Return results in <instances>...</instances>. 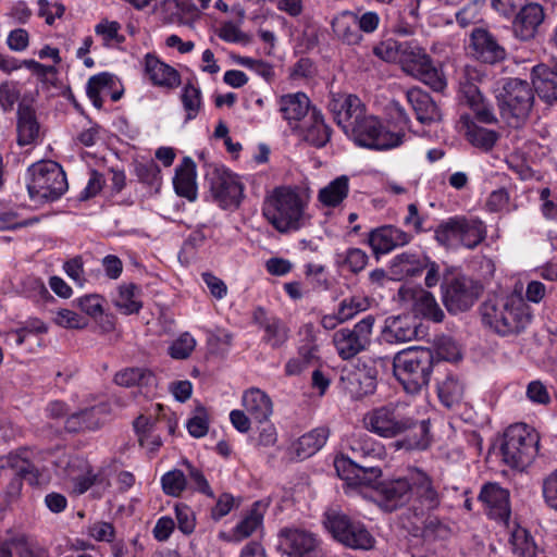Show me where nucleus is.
Instances as JSON below:
<instances>
[{
	"label": "nucleus",
	"instance_id": "1",
	"mask_svg": "<svg viewBox=\"0 0 557 557\" xmlns=\"http://www.w3.org/2000/svg\"><path fill=\"white\" fill-rule=\"evenodd\" d=\"M366 430L382 438L401 440L395 442L397 449L423 450L430 445L429 420H419L409 405L401 401L388 403L369 410L363 416Z\"/></svg>",
	"mask_w": 557,
	"mask_h": 557
},
{
	"label": "nucleus",
	"instance_id": "2",
	"mask_svg": "<svg viewBox=\"0 0 557 557\" xmlns=\"http://www.w3.org/2000/svg\"><path fill=\"white\" fill-rule=\"evenodd\" d=\"M308 202L309 196L298 188L280 186L265 197L262 212L280 233L295 232L309 223Z\"/></svg>",
	"mask_w": 557,
	"mask_h": 557
},
{
	"label": "nucleus",
	"instance_id": "3",
	"mask_svg": "<svg viewBox=\"0 0 557 557\" xmlns=\"http://www.w3.org/2000/svg\"><path fill=\"white\" fill-rule=\"evenodd\" d=\"M480 312L483 324L502 336L520 334L531 320L523 299L516 296L488 298Z\"/></svg>",
	"mask_w": 557,
	"mask_h": 557
},
{
	"label": "nucleus",
	"instance_id": "4",
	"mask_svg": "<svg viewBox=\"0 0 557 557\" xmlns=\"http://www.w3.org/2000/svg\"><path fill=\"white\" fill-rule=\"evenodd\" d=\"M436 362L432 349L410 347L395 355L394 375L407 394L417 395L429 385Z\"/></svg>",
	"mask_w": 557,
	"mask_h": 557
},
{
	"label": "nucleus",
	"instance_id": "5",
	"mask_svg": "<svg viewBox=\"0 0 557 557\" xmlns=\"http://www.w3.org/2000/svg\"><path fill=\"white\" fill-rule=\"evenodd\" d=\"M502 119L511 127L521 126L528 119L534 101L531 85L520 78H507L496 94Z\"/></svg>",
	"mask_w": 557,
	"mask_h": 557
},
{
	"label": "nucleus",
	"instance_id": "6",
	"mask_svg": "<svg viewBox=\"0 0 557 557\" xmlns=\"http://www.w3.org/2000/svg\"><path fill=\"white\" fill-rule=\"evenodd\" d=\"M323 523L333 539L347 548L369 550L375 545V539L366 524L338 508L327 509Z\"/></svg>",
	"mask_w": 557,
	"mask_h": 557
},
{
	"label": "nucleus",
	"instance_id": "7",
	"mask_svg": "<svg viewBox=\"0 0 557 557\" xmlns=\"http://www.w3.org/2000/svg\"><path fill=\"white\" fill-rule=\"evenodd\" d=\"M539 434L524 423L507 428L500 447L503 461L512 469L524 470L539 451Z\"/></svg>",
	"mask_w": 557,
	"mask_h": 557
},
{
	"label": "nucleus",
	"instance_id": "8",
	"mask_svg": "<svg viewBox=\"0 0 557 557\" xmlns=\"http://www.w3.org/2000/svg\"><path fill=\"white\" fill-rule=\"evenodd\" d=\"M27 183L32 200L44 202L59 199L67 190L66 175L57 162L41 161L29 166Z\"/></svg>",
	"mask_w": 557,
	"mask_h": 557
},
{
	"label": "nucleus",
	"instance_id": "9",
	"mask_svg": "<svg viewBox=\"0 0 557 557\" xmlns=\"http://www.w3.org/2000/svg\"><path fill=\"white\" fill-rule=\"evenodd\" d=\"M486 237L484 223L478 218L455 216L443 222L435 230V239L445 247L461 245L475 248Z\"/></svg>",
	"mask_w": 557,
	"mask_h": 557
},
{
	"label": "nucleus",
	"instance_id": "10",
	"mask_svg": "<svg viewBox=\"0 0 557 557\" xmlns=\"http://www.w3.org/2000/svg\"><path fill=\"white\" fill-rule=\"evenodd\" d=\"M346 135L350 136L355 143L361 147L388 150L399 147L405 143L406 133H393L386 129L382 123L373 115L360 116Z\"/></svg>",
	"mask_w": 557,
	"mask_h": 557
},
{
	"label": "nucleus",
	"instance_id": "11",
	"mask_svg": "<svg viewBox=\"0 0 557 557\" xmlns=\"http://www.w3.org/2000/svg\"><path fill=\"white\" fill-rule=\"evenodd\" d=\"M401 70L420 79L435 91L446 87V81L433 64L431 57L413 42H400L399 61Z\"/></svg>",
	"mask_w": 557,
	"mask_h": 557
},
{
	"label": "nucleus",
	"instance_id": "12",
	"mask_svg": "<svg viewBox=\"0 0 557 557\" xmlns=\"http://www.w3.org/2000/svg\"><path fill=\"white\" fill-rule=\"evenodd\" d=\"M409 482H411L409 511L414 518H423L440 508L443 494L429 473L419 468H411Z\"/></svg>",
	"mask_w": 557,
	"mask_h": 557
},
{
	"label": "nucleus",
	"instance_id": "13",
	"mask_svg": "<svg viewBox=\"0 0 557 557\" xmlns=\"http://www.w3.org/2000/svg\"><path fill=\"white\" fill-rule=\"evenodd\" d=\"M483 293V285L468 276L445 280L442 284V299L450 313L470 309Z\"/></svg>",
	"mask_w": 557,
	"mask_h": 557
},
{
	"label": "nucleus",
	"instance_id": "14",
	"mask_svg": "<svg viewBox=\"0 0 557 557\" xmlns=\"http://www.w3.org/2000/svg\"><path fill=\"white\" fill-rule=\"evenodd\" d=\"M373 324L374 318L367 315L352 327H343L333 334V344L343 360H349L368 348Z\"/></svg>",
	"mask_w": 557,
	"mask_h": 557
},
{
	"label": "nucleus",
	"instance_id": "15",
	"mask_svg": "<svg viewBox=\"0 0 557 557\" xmlns=\"http://www.w3.org/2000/svg\"><path fill=\"white\" fill-rule=\"evenodd\" d=\"M482 77H484V74L475 66H466L459 83V94L460 100L472 109L478 120L490 124L497 120L492 107L486 102L475 84Z\"/></svg>",
	"mask_w": 557,
	"mask_h": 557
},
{
	"label": "nucleus",
	"instance_id": "16",
	"mask_svg": "<svg viewBox=\"0 0 557 557\" xmlns=\"http://www.w3.org/2000/svg\"><path fill=\"white\" fill-rule=\"evenodd\" d=\"M206 180L212 197L222 208L239 206L244 188L235 175L223 168L210 166Z\"/></svg>",
	"mask_w": 557,
	"mask_h": 557
},
{
	"label": "nucleus",
	"instance_id": "17",
	"mask_svg": "<svg viewBox=\"0 0 557 557\" xmlns=\"http://www.w3.org/2000/svg\"><path fill=\"white\" fill-rule=\"evenodd\" d=\"M469 53L478 61L496 64L506 59V50L486 28L475 27L470 34Z\"/></svg>",
	"mask_w": 557,
	"mask_h": 557
},
{
	"label": "nucleus",
	"instance_id": "18",
	"mask_svg": "<svg viewBox=\"0 0 557 557\" xmlns=\"http://www.w3.org/2000/svg\"><path fill=\"white\" fill-rule=\"evenodd\" d=\"M280 548L289 557H323L314 535L305 530H281Z\"/></svg>",
	"mask_w": 557,
	"mask_h": 557
},
{
	"label": "nucleus",
	"instance_id": "19",
	"mask_svg": "<svg viewBox=\"0 0 557 557\" xmlns=\"http://www.w3.org/2000/svg\"><path fill=\"white\" fill-rule=\"evenodd\" d=\"M329 110L333 114L334 121L346 134L357 123V120L363 116L366 107L355 95L331 94Z\"/></svg>",
	"mask_w": 557,
	"mask_h": 557
},
{
	"label": "nucleus",
	"instance_id": "20",
	"mask_svg": "<svg viewBox=\"0 0 557 557\" xmlns=\"http://www.w3.org/2000/svg\"><path fill=\"white\" fill-rule=\"evenodd\" d=\"M341 381L344 389L354 399L372 395L376 389V370L363 364L343 370Z\"/></svg>",
	"mask_w": 557,
	"mask_h": 557
},
{
	"label": "nucleus",
	"instance_id": "21",
	"mask_svg": "<svg viewBox=\"0 0 557 557\" xmlns=\"http://www.w3.org/2000/svg\"><path fill=\"white\" fill-rule=\"evenodd\" d=\"M376 493L381 498V506L387 511H394L407 504L411 498L409 470L401 478L379 483Z\"/></svg>",
	"mask_w": 557,
	"mask_h": 557
},
{
	"label": "nucleus",
	"instance_id": "22",
	"mask_svg": "<svg viewBox=\"0 0 557 557\" xmlns=\"http://www.w3.org/2000/svg\"><path fill=\"white\" fill-rule=\"evenodd\" d=\"M109 414L110 406L107 403H99L67 417L65 429L73 433L96 431L106 423Z\"/></svg>",
	"mask_w": 557,
	"mask_h": 557
},
{
	"label": "nucleus",
	"instance_id": "23",
	"mask_svg": "<svg viewBox=\"0 0 557 557\" xmlns=\"http://www.w3.org/2000/svg\"><path fill=\"white\" fill-rule=\"evenodd\" d=\"M411 240V235L394 225H384L369 233L368 243L375 256L388 253Z\"/></svg>",
	"mask_w": 557,
	"mask_h": 557
},
{
	"label": "nucleus",
	"instance_id": "24",
	"mask_svg": "<svg viewBox=\"0 0 557 557\" xmlns=\"http://www.w3.org/2000/svg\"><path fill=\"white\" fill-rule=\"evenodd\" d=\"M545 17L543 8L537 3L522 5L512 22L517 38L527 41L533 39Z\"/></svg>",
	"mask_w": 557,
	"mask_h": 557
},
{
	"label": "nucleus",
	"instance_id": "25",
	"mask_svg": "<svg viewBox=\"0 0 557 557\" xmlns=\"http://www.w3.org/2000/svg\"><path fill=\"white\" fill-rule=\"evenodd\" d=\"M252 319L264 331L262 339L272 348H280L288 341V326L278 318L269 317L263 308H257Z\"/></svg>",
	"mask_w": 557,
	"mask_h": 557
},
{
	"label": "nucleus",
	"instance_id": "26",
	"mask_svg": "<svg viewBox=\"0 0 557 557\" xmlns=\"http://www.w3.org/2000/svg\"><path fill=\"white\" fill-rule=\"evenodd\" d=\"M479 500L488 509V515L498 520H506L510 516L509 492L497 483L483 485Z\"/></svg>",
	"mask_w": 557,
	"mask_h": 557
},
{
	"label": "nucleus",
	"instance_id": "27",
	"mask_svg": "<svg viewBox=\"0 0 557 557\" xmlns=\"http://www.w3.org/2000/svg\"><path fill=\"white\" fill-rule=\"evenodd\" d=\"M66 476L74 483V492L84 494L97 480V474L87 459L70 456L63 467Z\"/></svg>",
	"mask_w": 557,
	"mask_h": 557
},
{
	"label": "nucleus",
	"instance_id": "28",
	"mask_svg": "<svg viewBox=\"0 0 557 557\" xmlns=\"http://www.w3.org/2000/svg\"><path fill=\"white\" fill-rule=\"evenodd\" d=\"M302 139L315 148L324 147L331 138V128L325 124L323 115L313 108L310 115L299 126Z\"/></svg>",
	"mask_w": 557,
	"mask_h": 557
},
{
	"label": "nucleus",
	"instance_id": "29",
	"mask_svg": "<svg viewBox=\"0 0 557 557\" xmlns=\"http://www.w3.org/2000/svg\"><path fill=\"white\" fill-rule=\"evenodd\" d=\"M145 73L157 86L175 88L181 83L178 72L151 53L145 57Z\"/></svg>",
	"mask_w": 557,
	"mask_h": 557
},
{
	"label": "nucleus",
	"instance_id": "30",
	"mask_svg": "<svg viewBox=\"0 0 557 557\" xmlns=\"http://www.w3.org/2000/svg\"><path fill=\"white\" fill-rule=\"evenodd\" d=\"M405 295L410 299L412 310L417 315H422L434 322L443 321L445 314L430 292L423 288H410L406 290Z\"/></svg>",
	"mask_w": 557,
	"mask_h": 557
},
{
	"label": "nucleus",
	"instance_id": "31",
	"mask_svg": "<svg viewBox=\"0 0 557 557\" xmlns=\"http://www.w3.org/2000/svg\"><path fill=\"white\" fill-rule=\"evenodd\" d=\"M407 100L421 123H432L441 120V112L435 101L421 88L414 87L406 92Z\"/></svg>",
	"mask_w": 557,
	"mask_h": 557
},
{
	"label": "nucleus",
	"instance_id": "32",
	"mask_svg": "<svg viewBox=\"0 0 557 557\" xmlns=\"http://www.w3.org/2000/svg\"><path fill=\"white\" fill-rule=\"evenodd\" d=\"M16 132L20 146L32 145L39 137L40 125L33 107L24 103L18 104Z\"/></svg>",
	"mask_w": 557,
	"mask_h": 557
},
{
	"label": "nucleus",
	"instance_id": "33",
	"mask_svg": "<svg viewBox=\"0 0 557 557\" xmlns=\"http://www.w3.org/2000/svg\"><path fill=\"white\" fill-rule=\"evenodd\" d=\"M533 92L548 103L557 101V70L540 64L532 70Z\"/></svg>",
	"mask_w": 557,
	"mask_h": 557
},
{
	"label": "nucleus",
	"instance_id": "34",
	"mask_svg": "<svg viewBox=\"0 0 557 557\" xmlns=\"http://www.w3.org/2000/svg\"><path fill=\"white\" fill-rule=\"evenodd\" d=\"M243 406L247 413L259 423L267 422L273 412L271 398L263 391L256 387L244 393Z\"/></svg>",
	"mask_w": 557,
	"mask_h": 557
},
{
	"label": "nucleus",
	"instance_id": "35",
	"mask_svg": "<svg viewBox=\"0 0 557 557\" xmlns=\"http://www.w3.org/2000/svg\"><path fill=\"white\" fill-rule=\"evenodd\" d=\"M387 342L404 343L418 336V325L411 315L391 317L383 331Z\"/></svg>",
	"mask_w": 557,
	"mask_h": 557
},
{
	"label": "nucleus",
	"instance_id": "36",
	"mask_svg": "<svg viewBox=\"0 0 557 557\" xmlns=\"http://www.w3.org/2000/svg\"><path fill=\"white\" fill-rule=\"evenodd\" d=\"M173 184L177 195L185 197L189 201L196 200V164L191 158L185 157L183 159L182 164L176 169Z\"/></svg>",
	"mask_w": 557,
	"mask_h": 557
},
{
	"label": "nucleus",
	"instance_id": "37",
	"mask_svg": "<svg viewBox=\"0 0 557 557\" xmlns=\"http://www.w3.org/2000/svg\"><path fill=\"white\" fill-rule=\"evenodd\" d=\"M332 29L337 39L346 45H358L363 38L357 24V14L350 11L336 15L332 21Z\"/></svg>",
	"mask_w": 557,
	"mask_h": 557
},
{
	"label": "nucleus",
	"instance_id": "38",
	"mask_svg": "<svg viewBox=\"0 0 557 557\" xmlns=\"http://www.w3.org/2000/svg\"><path fill=\"white\" fill-rule=\"evenodd\" d=\"M280 111L289 123L299 122L310 115V100L304 92L284 95L280 99Z\"/></svg>",
	"mask_w": 557,
	"mask_h": 557
},
{
	"label": "nucleus",
	"instance_id": "39",
	"mask_svg": "<svg viewBox=\"0 0 557 557\" xmlns=\"http://www.w3.org/2000/svg\"><path fill=\"white\" fill-rule=\"evenodd\" d=\"M267 504L255 502L249 510L244 515L243 519L233 530L235 541L239 542L249 537L253 532L262 527Z\"/></svg>",
	"mask_w": 557,
	"mask_h": 557
},
{
	"label": "nucleus",
	"instance_id": "40",
	"mask_svg": "<svg viewBox=\"0 0 557 557\" xmlns=\"http://www.w3.org/2000/svg\"><path fill=\"white\" fill-rule=\"evenodd\" d=\"M428 258L418 251H406L397 255L392 260V271L394 274L404 276H416L428 267Z\"/></svg>",
	"mask_w": 557,
	"mask_h": 557
},
{
	"label": "nucleus",
	"instance_id": "41",
	"mask_svg": "<svg viewBox=\"0 0 557 557\" xmlns=\"http://www.w3.org/2000/svg\"><path fill=\"white\" fill-rule=\"evenodd\" d=\"M329 435V429L320 426L300 436L294 444L297 457L299 459H306L314 455L325 445Z\"/></svg>",
	"mask_w": 557,
	"mask_h": 557
},
{
	"label": "nucleus",
	"instance_id": "42",
	"mask_svg": "<svg viewBox=\"0 0 557 557\" xmlns=\"http://www.w3.org/2000/svg\"><path fill=\"white\" fill-rule=\"evenodd\" d=\"M350 474H345V481L354 486H368L376 491L379 479L382 476L380 467L368 465V462H359L350 467Z\"/></svg>",
	"mask_w": 557,
	"mask_h": 557
},
{
	"label": "nucleus",
	"instance_id": "43",
	"mask_svg": "<svg viewBox=\"0 0 557 557\" xmlns=\"http://www.w3.org/2000/svg\"><path fill=\"white\" fill-rule=\"evenodd\" d=\"M463 394V384L453 374L446 375L444 380L437 383L438 398L447 408L458 405L462 400Z\"/></svg>",
	"mask_w": 557,
	"mask_h": 557
},
{
	"label": "nucleus",
	"instance_id": "44",
	"mask_svg": "<svg viewBox=\"0 0 557 557\" xmlns=\"http://www.w3.org/2000/svg\"><path fill=\"white\" fill-rule=\"evenodd\" d=\"M114 75L103 72L91 76L87 82L86 92L92 104L97 109H101L103 101L102 94H108L112 90L115 79Z\"/></svg>",
	"mask_w": 557,
	"mask_h": 557
},
{
	"label": "nucleus",
	"instance_id": "45",
	"mask_svg": "<svg viewBox=\"0 0 557 557\" xmlns=\"http://www.w3.org/2000/svg\"><path fill=\"white\" fill-rule=\"evenodd\" d=\"M369 256L360 248H348L334 255L335 265L351 273H359L368 264Z\"/></svg>",
	"mask_w": 557,
	"mask_h": 557
},
{
	"label": "nucleus",
	"instance_id": "46",
	"mask_svg": "<svg viewBox=\"0 0 557 557\" xmlns=\"http://www.w3.org/2000/svg\"><path fill=\"white\" fill-rule=\"evenodd\" d=\"M348 191V177L342 175L321 188L318 198L326 207H336L347 197Z\"/></svg>",
	"mask_w": 557,
	"mask_h": 557
},
{
	"label": "nucleus",
	"instance_id": "47",
	"mask_svg": "<svg viewBox=\"0 0 557 557\" xmlns=\"http://www.w3.org/2000/svg\"><path fill=\"white\" fill-rule=\"evenodd\" d=\"M114 382L124 387L151 386L156 383V376L147 369L126 368L115 374Z\"/></svg>",
	"mask_w": 557,
	"mask_h": 557
},
{
	"label": "nucleus",
	"instance_id": "48",
	"mask_svg": "<svg viewBox=\"0 0 557 557\" xmlns=\"http://www.w3.org/2000/svg\"><path fill=\"white\" fill-rule=\"evenodd\" d=\"M417 519L422 522L421 535L425 540H446L451 534L448 523L431 513Z\"/></svg>",
	"mask_w": 557,
	"mask_h": 557
},
{
	"label": "nucleus",
	"instance_id": "49",
	"mask_svg": "<svg viewBox=\"0 0 557 557\" xmlns=\"http://www.w3.org/2000/svg\"><path fill=\"white\" fill-rule=\"evenodd\" d=\"M511 550L518 557H535L536 545L531 534L523 528H517L510 536Z\"/></svg>",
	"mask_w": 557,
	"mask_h": 557
},
{
	"label": "nucleus",
	"instance_id": "50",
	"mask_svg": "<svg viewBox=\"0 0 557 557\" xmlns=\"http://www.w3.org/2000/svg\"><path fill=\"white\" fill-rule=\"evenodd\" d=\"M139 292L140 288L133 283L122 285L115 306L125 314L137 313L141 308V302L136 299Z\"/></svg>",
	"mask_w": 557,
	"mask_h": 557
},
{
	"label": "nucleus",
	"instance_id": "51",
	"mask_svg": "<svg viewBox=\"0 0 557 557\" xmlns=\"http://www.w3.org/2000/svg\"><path fill=\"white\" fill-rule=\"evenodd\" d=\"M181 100L186 111V121L194 120L201 107V92L194 84L188 83L184 86Z\"/></svg>",
	"mask_w": 557,
	"mask_h": 557
},
{
	"label": "nucleus",
	"instance_id": "52",
	"mask_svg": "<svg viewBox=\"0 0 557 557\" xmlns=\"http://www.w3.org/2000/svg\"><path fill=\"white\" fill-rule=\"evenodd\" d=\"M163 492L173 497H178L187 487V479L182 470L168 471L161 478Z\"/></svg>",
	"mask_w": 557,
	"mask_h": 557
},
{
	"label": "nucleus",
	"instance_id": "53",
	"mask_svg": "<svg viewBox=\"0 0 557 557\" xmlns=\"http://www.w3.org/2000/svg\"><path fill=\"white\" fill-rule=\"evenodd\" d=\"M467 138L474 147L488 151L496 144L498 135L494 131L473 125L468 128Z\"/></svg>",
	"mask_w": 557,
	"mask_h": 557
},
{
	"label": "nucleus",
	"instance_id": "54",
	"mask_svg": "<svg viewBox=\"0 0 557 557\" xmlns=\"http://www.w3.org/2000/svg\"><path fill=\"white\" fill-rule=\"evenodd\" d=\"M7 465L20 479H28L32 482L37 476V468L26 456L11 455L8 457Z\"/></svg>",
	"mask_w": 557,
	"mask_h": 557
},
{
	"label": "nucleus",
	"instance_id": "55",
	"mask_svg": "<svg viewBox=\"0 0 557 557\" xmlns=\"http://www.w3.org/2000/svg\"><path fill=\"white\" fill-rule=\"evenodd\" d=\"M196 347V339L189 333H183L169 347V355L177 360L187 359Z\"/></svg>",
	"mask_w": 557,
	"mask_h": 557
},
{
	"label": "nucleus",
	"instance_id": "56",
	"mask_svg": "<svg viewBox=\"0 0 557 557\" xmlns=\"http://www.w3.org/2000/svg\"><path fill=\"white\" fill-rule=\"evenodd\" d=\"M369 307L368 299L361 296H354L344 299L338 308L339 320L347 321L352 319L357 313L367 310Z\"/></svg>",
	"mask_w": 557,
	"mask_h": 557
},
{
	"label": "nucleus",
	"instance_id": "57",
	"mask_svg": "<svg viewBox=\"0 0 557 557\" xmlns=\"http://www.w3.org/2000/svg\"><path fill=\"white\" fill-rule=\"evenodd\" d=\"M307 343L301 345L298 350V357L308 367L315 358L318 354V345L315 344L313 325L306 324L304 326Z\"/></svg>",
	"mask_w": 557,
	"mask_h": 557
},
{
	"label": "nucleus",
	"instance_id": "58",
	"mask_svg": "<svg viewBox=\"0 0 557 557\" xmlns=\"http://www.w3.org/2000/svg\"><path fill=\"white\" fill-rule=\"evenodd\" d=\"M177 527L184 534H190L195 530V515L190 507L185 504L175 506Z\"/></svg>",
	"mask_w": 557,
	"mask_h": 557
},
{
	"label": "nucleus",
	"instance_id": "59",
	"mask_svg": "<svg viewBox=\"0 0 557 557\" xmlns=\"http://www.w3.org/2000/svg\"><path fill=\"white\" fill-rule=\"evenodd\" d=\"M183 463L187 468V475L190 482L195 484V488L209 497H213V491L211 490L209 482L203 475L202 471L193 466L187 460H185Z\"/></svg>",
	"mask_w": 557,
	"mask_h": 557
},
{
	"label": "nucleus",
	"instance_id": "60",
	"mask_svg": "<svg viewBox=\"0 0 557 557\" xmlns=\"http://www.w3.org/2000/svg\"><path fill=\"white\" fill-rule=\"evenodd\" d=\"M187 430L193 437H203L209 430L207 413L203 408L197 410V414L187 422Z\"/></svg>",
	"mask_w": 557,
	"mask_h": 557
},
{
	"label": "nucleus",
	"instance_id": "61",
	"mask_svg": "<svg viewBox=\"0 0 557 557\" xmlns=\"http://www.w3.org/2000/svg\"><path fill=\"white\" fill-rule=\"evenodd\" d=\"M39 15L45 17L48 25H52L55 17H61L64 14L65 8L60 2H49L48 0H39Z\"/></svg>",
	"mask_w": 557,
	"mask_h": 557
},
{
	"label": "nucleus",
	"instance_id": "62",
	"mask_svg": "<svg viewBox=\"0 0 557 557\" xmlns=\"http://www.w3.org/2000/svg\"><path fill=\"white\" fill-rule=\"evenodd\" d=\"M55 324L66 329H82L86 322L76 312L69 309H61L54 318Z\"/></svg>",
	"mask_w": 557,
	"mask_h": 557
},
{
	"label": "nucleus",
	"instance_id": "63",
	"mask_svg": "<svg viewBox=\"0 0 557 557\" xmlns=\"http://www.w3.org/2000/svg\"><path fill=\"white\" fill-rule=\"evenodd\" d=\"M543 496L547 506L557 511V470L544 479Z\"/></svg>",
	"mask_w": 557,
	"mask_h": 557
},
{
	"label": "nucleus",
	"instance_id": "64",
	"mask_svg": "<svg viewBox=\"0 0 557 557\" xmlns=\"http://www.w3.org/2000/svg\"><path fill=\"white\" fill-rule=\"evenodd\" d=\"M400 42L384 41L373 48V53L380 59L392 62L399 61Z\"/></svg>",
	"mask_w": 557,
	"mask_h": 557
}]
</instances>
